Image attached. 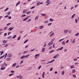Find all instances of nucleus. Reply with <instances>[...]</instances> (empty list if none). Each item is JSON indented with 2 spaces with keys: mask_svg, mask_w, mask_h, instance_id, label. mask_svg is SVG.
Segmentation results:
<instances>
[{
  "mask_svg": "<svg viewBox=\"0 0 79 79\" xmlns=\"http://www.w3.org/2000/svg\"><path fill=\"white\" fill-rule=\"evenodd\" d=\"M75 15H76V14H74L72 16L71 18L73 19V18L74 17V16H75Z\"/></svg>",
  "mask_w": 79,
  "mask_h": 79,
  "instance_id": "obj_21",
  "label": "nucleus"
},
{
  "mask_svg": "<svg viewBox=\"0 0 79 79\" xmlns=\"http://www.w3.org/2000/svg\"><path fill=\"white\" fill-rule=\"evenodd\" d=\"M52 23H49L48 24V26H50V25H52Z\"/></svg>",
  "mask_w": 79,
  "mask_h": 79,
  "instance_id": "obj_35",
  "label": "nucleus"
},
{
  "mask_svg": "<svg viewBox=\"0 0 79 79\" xmlns=\"http://www.w3.org/2000/svg\"><path fill=\"white\" fill-rule=\"evenodd\" d=\"M10 60H11V58H7V59H6V60H7V61H10Z\"/></svg>",
  "mask_w": 79,
  "mask_h": 79,
  "instance_id": "obj_20",
  "label": "nucleus"
},
{
  "mask_svg": "<svg viewBox=\"0 0 79 79\" xmlns=\"http://www.w3.org/2000/svg\"><path fill=\"white\" fill-rule=\"evenodd\" d=\"M23 61H24V60H22L21 61V62H20V64L23 63Z\"/></svg>",
  "mask_w": 79,
  "mask_h": 79,
  "instance_id": "obj_59",
  "label": "nucleus"
},
{
  "mask_svg": "<svg viewBox=\"0 0 79 79\" xmlns=\"http://www.w3.org/2000/svg\"><path fill=\"white\" fill-rule=\"evenodd\" d=\"M27 41H28V40H25L24 42V43L25 44L26 43V42H27Z\"/></svg>",
  "mask_w": 79,
  "mask_h": 79,
  "instance_id": "obj_37",
  "label": "nucleus"
},
{
  "mask_svg": "<svg viewBox=\"0 0 79 79\" xmlns=\"http://www.w3.org/2000/svg\"><path fill=\"white\" fill-rule=\"evenodd\" d=\"M6 35H7V34L6 33H5L4 34V36H6Z\"/></svg>",
  "mask_w": 79,
  "mask_h": 79,
  "instance_id": "obj_62",
  "label": "nucleus"
},
{
  "mask_svg": "<svg viewBox=\"0 0 79 79\" xmlns=\"http://www.w3.org/2000/svg\"><path fill=\"white\" fill-rule=\"evenodd\" d=\"M49 20L50 21H53V20L52 19V18L50 19Z\"/></svg>",
  "mask_w": 79,
  "mask_h": 79,
  "instance_id": "obj_43",
  "label": "nucleus"
},
{
  "mask_svg": "<svg viewBox=\"0 0 79 79\" xmlns=\"http://www.w3.org/2000/svg\"><path fill=\"white\" fill-rule=\"evenodd\" d=\"M16 37V35H15L12 38L13 39H15Z\"/></svg>",
  "mask_w": 79,
  "mask_h": 79,
  "instance_id": "obj_40",
  "label": "nucleus"
},
{
  "mask_svg": "<svg viewBox=\"0 0 79 79\" xmlns=\"http://www.w3.org/2000/svg\"><path fill=\"white\" fill-rule=\"evenodd\" d=\"M77 59H73V61H77Z\"/></svg>",
  "mask_w": 79,
  "mask_h": 79,
  "instance_id": "obj_47",
  "label": "nucleus"
},
{
  "mask_svg": "<svg viewBox=\"0 0 79 79\" xmlns=\"http://www.w3.org/2000/svg\"><path fill=\"white\" fill-rule=\"evenodd\" d=\"M8 29V27H6L4 28V30H6V29Z\"/></svg>",
  "mask_w": 79,
  "mask_h": 79,
  "instance_id": "obj_39",
  "label": "nucleus"
},
{
  "mask_svg": "<svg viewBox=\"0 0 79 79\" xmlns=\"http://www.w3.org/2000/svg\"><path fill=\"white\" fill-rule=\"evenodd\" d=\"M16 63H15V64H14L13 65H12V66L13 67H15V66L16 65Z\"/></svg>",
  "mask_w": 79,
  "mask_h": 79,
  "instance_id": "obj_23",
  "label": "nucleus"
},
{
  "mask_svg": "<svg viewBox=\"0 0 79 79\" xmlns=\"http://www.w3.org/2000/svg\"><path fill=\"white\" fill-rule=\"evenodd\" d=\"M4 64L5 66H7V64H6L5 62H4Z\"/></svg>",
  "mask_w": 79,
  "mask_h": 79,
  "instance_id": "obj_64",
  "label": "nucleus"
},
{
  "mask_svg": "<svg viewBox=\"0 0 79 79\" xmlns=\"http://www.w3.org/2000/svg\"><path fill=\"white\" fill-rule=\"evenodd\" d=\"M39 18V16H37L35 17V20H37V19Z\"/></svg>",
  "mask_w": 79,
  "mask_h": 79,
  "instance_id": "obj_25",
  "label": "nucleus"
},
{
  "mask_svg": "<svg viewBox=\"0 0 79 79\" xmlns=\"http://www.w3.org/2000/svg\"><path fill=\"white\" fill-rule=\"evenodd\" d=\"M71 69H73V68H74V65H72L71 66Z\"/></svg>",
  "mask_w": 79,
  "mask_h": 79,
  "instance_id": "obj_22",
  "label": "nucleus"
},
{
  "mask_svg": "<svg viewBox=\"0 0 79 79\" xmlns=\"http://www.w3.org/2000/svg\"><path fill=\"white\" fill-rule=\"evenodd\" d=\"M68 30H65L64 31V33H68Z\"/></svg>",
  "mask_w": 79,
  "mask_h": 79,
  "instance_id": "obj_13",
  "label": "nucleus"
},
{
  "mask_svg": "<svg viewBox=\"0 0 79 79\" xmlns=\"http://www.w3.org/2000/svg\"><path fill=\"white\" fill-rule=\"evenodd\" d=\"M75 72H76V70H75V69H73V72H72L73 73H75Z\"/></svg>",
  "mask_w": 79,
  "mask_h": 79,
  "instance_id": "obj_28",
  "label": "nucleus"
},
{
  "mask_svg": "<svg viewBox=\"0 0 79 79\" xmlns=\"http://www.w3.org/2000/svg\"><path fill=\"white\" fill-rule=\"evenodd\" d=\"M44 75H45V72H44L42 75V77L43 78H44Z\"/></svg>",
  "mask_w": 79,
  "mask_h": 79,
  "instance_id": "obj_11",
  "label": "nucleus"
},
{
  "mask_svg": "<svg viewBox=\"0 0 79 79\" xmlns=\"http://www.w3.org/2000/svg\"><path fill=\"white\" fill-rule=\"evenodd\" d=\"M14 72H15V71L14 70H12L10 71V73H14Z\"/></svg>",
  "mask_w": 79,
  "mask_h": 79,
  "instance_id": "obj_57",
  "label": "nucleus"
},
{
  "mask_svg": "<svg viewBox=\"0 0 79 79\" xmlns=\"http://www.w3.org/2000/svg\"><path fill=\"white\" fill-rule=\"evenodd\" d=\"M46 2H47V3H48V4H47L46 6H47V5H49V4L50 3V0H47Z\"/></svg>",
  "mask_w": 79,
  "mask_h": 79,
  "instance_id": "obj_6",
  "label": "nucleus"
},
{
  "mask_svg": "<svg viewBox=\"0 0 79 79\" xmlns=\"http://www.w3.org/2000/svg\"><path fill=\"white\" fill-rule=\"evenodd\" d=\"M20 39H21V36H19L18 38L17 39V40H20Z\"/></svg>",
  "mask_w": 79,
  "mask_h": 79,
  "instance_id": "obj_30",
  "label": "nucleus"
},
{
  "mask_svg": "<svg viewBox=\"0 0 79 79\" xmlns=\"http://www.w3.org/2000/svg\"><path fill=\"white\" fill-rule=\"evenodd\" d=\"M4 66H5V64H3L2 65H1V66L2 67H3Z\"/></svg>",
  "mask_w": 79,
  "mask_h": 79,
  "instance_id": "obj_61",
  "label": "nucleus"
},
{
  "mask_svg": "<svg viewBox=\"0 0 79 79\" xmlns=\"http://www.w3.org/2000/svg\"><path fill=\"white\" fill-rule=\"evenodd\" d=\"M31 69H32V68L30 67V68H29L28 69V70H30Z\"/></svg>",
  "mask_w": 79,
  "mask_h": 79,
  "instance_id": "obj_56",
  "label": "nucleus"
},
{
  "mask_svg": "<svg viewBox=\"0 0 79 79\" xmlns=\"http://www.w3.org/2000/svg\"><path fill=\"white\" fill-rule=\"evenodd\" d=\"M39 55H40V54H37L35 56H35H39Z\"/></svg>",
  "mask_w": 79,
  "mask_h": 79,
  "instance_id": "obj_19",
  "label": "nucleus"
},
{
  "mask_svg": "<svg viewBox=\"0 0 79 79\" xmlns=\"http://www.w3.org/2000/svg\"><path fill=\"white\" fill-rule=\"evenodd\" d=\"M58 56H59V54H57L55 56L53 57V58H58Z\"/></svg>",
  "mask_w": 79,
  "mask_h": 79,
  "instance_id": "obj_2",
  "label": "nucleus"
},
{
  "mask_svg": "<svg viewBox=\"0 0 79 79\" xmlns=\"http://www.w3.org/2000/svg\"><path fill=\"white\" fill-rule=\"evenodd\" d=\"M14 29V27H10L8 29V30H9V31H11L12 30V29Z\"/></svg>",
  "mask_w": 79,
  "mask_h": 79,
  "instance_id": "obj_5",
  "label": "nucleus"
},
{
  "mask_svg": "<svg viewBox=\"0 0 79 79\" xmlns=\"http://www.w3.org/2000/svg\"><path fill=\"white\" fill-rule=\"evenodd\" d=\"M48 22V21H46L44 22V23H47Z\"/></svg>",
  "mask_w": 79,
  "mask_h": 79,
  "instance_id": "obj_32",
  "label": "nucleus"
},
{
  "mask_svg": "<svg viewBox=\"0 0 79 79\" xmlns=\"http://www.w3.org/2000/svg\"><path fill=\"white\" fill-rule=\"evenodd\" d=\"M26 16V15L25 14H23L22 15V16H21V17H25Z\"/></svg>",
  "mask_w": 79,
  "mask_h": 79,
  "instance_id": "obj_18",
  "label": "nucleus"
},
{
  "mask_svg": "<svg viewBox=\"0 0 79 79\" xmlns=\"http://www.w3.org/2000/svg\"><path fill=\"white\" fill-rule=\"evenodd\" d=\"M72 43L73 44H74V43H75V39L73 40Z\"/></svg>",
  "mask_w": 79,
  "mask_h": 79,
  "instance_id": "obj_36",
  "label": "nucleus"
},
{
  "mask_svg": "<svg viewBox=\"0 0 79 79\" xmlns=\"http://www.w3.org/2000/svg\"><path fill=\"white\" fill-rule=\"evenodd\" d=\"M12 75H13V74H11L9 75V76H12Z\"/></svg>",
  "mask_w": 79,
  "mask_h": 79,
  "instance_id": "obj_60",
  "label": "nucleus"
},
{
  "mask_svg": "<svg viewBox=\"0 0 79 79\" xmlns=\"http://www.w3.org/2000/svg\"><path fill=\"white\" fill-rule=\"evenodd\" d=\"M73 77H74V78H75V77H76V76L75 75H73Z\"/></svg>",
  "mask_w": 79,
  "mask_h": 79,
  "instance_id": "obj_41",
  "label": "nucleus"
},
{
  "mask_svg": "<svg viewBox=\"0 0 79 79\" xmlns=\"http://www.w3.org/2000/svg\"><path fill=\"white\" fill-rule=\"evenodd\" d=\"M41 67H42V66L40 65V66H39V67L38 68V70H39V69H40L41 68Z\"/></svg>",
  "mask_w": 79,
  "mask_h": 79,
  "instance_id": "obj_27",
  "label": "nucleus"
},
{
  "mask_svg": "<svg viewBox=\"0 0 79 79\" xmlns=\"http://www.w3.org/2000/svg\"><path fill=\"white\" fill-rule=\"evenodd\" d=\"M55 51L54 50H52L49 52V53H53Z\"/></svg>",
  "mask_w": 79,
  "mask_h": 79,
  "instance_id": "obj_17",
  "label": "nucleus"
},
{
  "mask_svg": "<svg viewBox=\"0 0 79 79\" xmlns=\"http://www.w3.org/2000/svg\"><path fill=\"white\" fill-rule=\"evenodd\" d=\"M64 38H63V39H61L60 40H59V42H61L62 41V40H64Z\"/></svg>",
  "mask_w": 79,
  "mask_h": 79,
  "instance_id": "obj_24",
  "label": "nucleus"
},
{
  "mask_svg": "<svg viewBox=\"0 0 79 79\" xmlns=\"http://www.w3.org/2000/svg\"><path fill=\"white\" fill-rule=\"evenodd\" d=\"M5 56V55H4L2 56L0 58V59H2V58H3V57H4Z\"/></svg>",
  "mask_w": 79,
  "mask_h": 79,
  "instance_id": "obj_31",
  "label": "nucleus"
},
{
  "mask_svg": "<svg viewBox=\"0 0 79 79\" xmlns=\"http://www.w3.org/2000/svg\"><path fill=\"white\" fill-rule=\"evenodd\" d=\"M45 49L44 48H43L42 50V52H45Z\"/></svg>",
  "mask_w": 79,
  "mask_h": 79,
  "instance_id": "obj_12",
  "label": "nucleus"
},
{
  "mask_svg": "<svg viewBox=\"0 0 79 79\" xmlns=\"http://www.w3.org/2000/svg\"><path fill=\"white\" fill-rule=\"evenodd\" d=\"M55 61V60H52L51 61L49 62V63H52V62H53Z\"/></svg>",
  "mask_w": 79,
  "mask_h": 79,
  "instance_id": "obj_55",
  "label": "nucleus"
},
{
  "mask_svg": "<svg viewBox=\"0 0 79 79\" xmlns=\"http://www.w3.org/2000/svg\"><path fill=\"white\" fill-rule=\"evenodd\" d=\"M30 17V16H27L26 18H25V19H24L23 20V21H26V20H27V19H28V18H29V17Z\"/></svg>",
  "mask_w": 79,
  "mask_h": 79,
  "instance_id": "obj_1",
  "label": "nucleus"
},
{
  "mask_svg": "<svg viewBox=\"0 0 79 79\" xmlns=\"http://www.w3.org/2000/svg\"><path fill=\"white\" fill-rule=\"evenodd\" d=\"M21 3V2H20V1H19L17 4L16 5V6H18V5H19V3Z\"/></svg>",
  "mask_w": 79,
  "mask_h": 79,
  "instance_id": "obj_29",
  "label": "nucleus"
},
{
  "mask_svg": "<svg viewBox=\"0 0 79 79\" xmlns=\"http://www.w3.org/2000/svg\"><path fill=\"white\" fill-rule=\"evenodd\" d=\"M64 74V71H63L62 73L61 74L62 75H63Z\"/></svg>",
  "mask_w": 79,
  "mask_h": 79,
  "instance_id": "obj_33",
  "label": "nucleus"
},
{
  "mask_svg": "<svg viewBox=\"0 0 79 79\" xmlns=\"http://www.w3.org/2000/svg\"><path fill=\"white\" fill-rule=\"evenodd\" d=\"M79 33H77V34L75 35L76 36H78V35H79Z\"/></svg>",
  "mask_w": 79,
  "mask_h": 79,
  "instance_id": "obj_38",
  "label": "nucleus"
},
{
  "mask_svg": "<svg viewBox=\"0 0 79 79\" xmlns=\"http://www.w3.org/2000/svg\"><path fill=\"white\" fill-rule=\"evenodd\" d=\"M8 10V8H6V9L4 11H7V10Z\"/></svg>",
  "mask_w": 79,
  "mask_h": 79,
  "instance_id": "obj_58",
  "label": "nucleus"
},
{
  "mask_svg": "<svg viewBox=\"0 0 79 79\" xmlns=\"http://www.w3.org/2000/svg\"><path fill=\"white\" fill-rule=\"evenodd\" d=\"M5 69V67H1V70H4Z\"/></svg>",
  "mask_w": 79,
  "mask_h": 79,
  "instance_id": "obj_14",
  "label": "nucleus"
},
{
  "mask_svg": "<svg viewBox=\"0 0 79 79\" xmlns=\"http://www.w3.org/2000/svg\"><path fill=\"white\" fill-rule=\"evenodd\" d=\"M25 58V56H23L20 57L21 59H23Z\"/></svg>",
  "mask_w": 79,
  "mask_h": 79,
  "instance_id": "obj_10",
  "label": "nucleus"
},
{
  "mask_svg": "<svg viewBox=\"0 0 79 79\" xmlns=\"http://www.w3.org/2000/svg\"><path fill=\"white\" fill-rule=\"evenodd\" d=\"M50 71H53V68H51L50 69Z\"/></svg>",
  "mask_w": 79,
  "mask_h": 79,
  "instance_id": "obj_54",
  "label": "nucleus"
},
{
  "mask_svg": "<svg viewBox=\"0 0 79 79\" xmlns=\"http://www.w3.org/2000/svg\"><path fill=\"white\" fill-rule=\"evenodd\" d=\"M29 56V55H27L25 56V58H27V57H28V56Z\"/></svg>",
  "mask_w": 79,
  "mask_h": 79,
  "instance_id": "obj_46",
  "label": "nucleus"
},
{
  "mask_svg": "<svg viewBox=\"0 0 79 79\" xmlns=\"http://www.w3.org/2000/svg\"><path fill=\"white\" fill-rule=\"evenodd\" d=\"M8 46V44H6L5 46V47H7Z\"/></svg>",
  "mask_w": 79,
  "mask_h": 79,
  "instance_id": "obj_63",
  "label": "nucleus"
},
{
  "mask_svg": "<svg viewBox=\"0 0 79 79\" xmlns=\"http://www.w3.org/2000/svg\"><path fill=\"white\" fill-rule=\"evenodd\" d=\"M63 47H62L61 48H59V49H57L56 50V51H58V50H62V49H63Z\"/></svg>",
  "mask_w": 79,
  "mask_h": 79,
  "instance_id": "obj_7",
  "label": "nucleus"
},
{
  "mask_svg": "<svg viewBox=\"0 0 79 79\" xmlns=\"http://www.w3.org/2000/svg\"><path fill=\"white\" fill-rule=\"evenodd\" d=\"M27 11V10H24L23 11V13H26Z\"/></svg>",
  "mask_w": 79,
  "mask_h": 79,
  "instance_id": "obj_4",
  "label": "nucleus"
},
{
  "mask_svg": "<svg viewBox=\"0 0 79 79\" xmlns=\"http://www.w3.org/2000/svg\"><path fill=\"white\" fill-rule=\"evenodd\" d=\"M7 42V40H4L3 41V44H6Z\"/></svg>",
  "mask_w": 79,
  "mask_h": 79,
  "instance_id": "obj_9",
  "label": "nucleus"
},
{
  "mask_svg": "<svg viewBox=\"0 0 79 79\" xmlns=\"http://www.w3.org/2000/svg\"><path fill=\"white\" fill-rule=\"evenodd\" d=\"M10 38H11V36H10L8 37L7 38V39H10Z\"/></svg>",
  "mask_w": 79,
  "mask_h": 79,
  "instance_id": "obj_48",
  "label": "nucleus"
},
{
  "mask_svg": "<svg viewBox=\"0 0 79 79\" xmlns=\"http://www.w3.org/2000/svg\"><path fill=\"white\" fill-rule=\"evenodd\" d=\"M30 13H31V11H29L27 13V15H28V14H29Z\"/></svg>",
  "mask_w": 79,
  "mask_h": 79,
  "instance_id": "obj_49",
  "label": "nucleus"
},
{
  "mask_svg": "<svg viewBox=\"0 0 79 79\" xmlns=\"http://www.w3.org/2000/svg\"><path fill=\"white\" fill-rule=\"evenodd\" d=\"M40 2H38L37 3V5H38V6H39L40 5Z\"/></svg>",
  "mask_w": 79,
  "mask_h": 79,
  "instance_id": "obj_34",
  "label": "nucleus"
},
{
  "mask_svg": "<svg viewBox=\"0 0 79 79\" xmlns=\"http://www.w3.org/2000/svg\"><path fill=\"white\" fill-rule=\"evenodd\" d=\"M46 15V14H41V16H45Z\"/></svg>",
  "mask_w": 79,
  "mask_h": 79,
  "instance_id": "obj_26",
  "label": "nucleus"
},
{
  "mask_svg": "<svg viewBox=\"0 0 79 79\" xmlns=\"http://www.w3.org/2000/svg\"><path fill=\"white\" fill-rule=\"evenodd\" d=\"M53 35H54V33H53L52 34H51V35H50V36H52Z\"/></svg>",
  "mask_w": 79,
  "mask_h": 79,
  "instance_id": "obj_52",
  "label": "nucleus"
},
{
  "mask_svg": "<svg viewBox=\"0 0 79 79\" xmlns=\"http://www.w3.org/2000/svg\"><path fill=\"white\" fill-rule=\"evenodd\" d=\"M62 45H65V42H64V41L62 42Z\"/></svg>",
  "mask_w": 79,
  "mask_h": 79,
  "instance_id": "obj_15",
  "label": "nucleus"
},
{
  "mask_svg": "<svg viewBox=\"0 0 79 79\" xmlns=\"http://www.w3.org/2000/svg\"><path fill=\"white\" fill-rule=\"evenodd\" d=\"M44 28V26H41L40 27V29H43Z\"/></svg>",
  "mask_w": 79,
  "mask_h": 79,
  "instance_id": "obj_16",
  "label": "nucleus"
},
{
  "mask_svg": "<svg viewBox=\"0 0 79 79\" xmlns=\"http://www.w3.org/2000/svg\"><path fill=\"white\" fill-rule=\"evenodd\" d=\"M10 14H11V12H8V13L7 15H10Z\"/></svg>",
  "mask_w": 79,
  "mask_h": 79,
  "instance_id": "obj_44",
  "label": "nucleus"
},
{
  "mask_svg": "<svg viewBox=\"0 0 79 79\" xmlns=\"http://www.w3.org/2000/svg\"><path fill=\"white\" fill-rule=\"evenodd\" d=\"M75 21L76 23H77V19H75Z\"/></svg>",
  "mask_w": 79,
  "mask_h": 79,
  "instance_id": "obj_42",
  "label": "nucleus"
},
{
  "mask_svg": "<svg viewBox=\"0 0 79 79\" xmlns=\"http://www.w3.org/2000/svg\"><path fill=\"white\" fill-rule=\"evenodd\" d=\"M10 24H11V23H7L6 25L7 26H9V25H10Z\"/></svg>",
  "mask_w": 79,
  "mask_h": 79,
  "instance_id": "obj_53",
  "label": "nucleus"
},
{
  "mask_svg": "<svg viewBox=\"0 0 79 79\" xmlns=\"http://www.w3.org/2000/svg\"><path fill=\"white\" fill-rule=\"evenodd\" d=\"M19 78H20V79H22L23 78V77H22V76H19Z\"/></svg>",
  "mask_w": 79,
  "mask_h": 79,
  "instance_id": "obj_45",
  "label": "nucleus"
},
{
  "mask_svg": "<svg viewBox=\"0 0 79 79\" xmlns=\"http://www.w3.org/2000/svg\"><path fill=\"white\" fill-rule=\"evenodd\" d=\"M12 56L11 54H9L7 55L8 57H11Z\"/></svg>",
  "mask_w": 79,
  "mask_h": 79,
  "instance_id": "obj_8",
  "label": "nucleus"
},
{
  "mask_svg": "<svg viewBox=\"0 0 79 79\" xmlns=\"http://www.w3.org/2000/svg\"><path fill=\"white\" fill-rule=\"evenodd\" d=\"M31 21V19H29L27 21V22H29V21Z\"/></svg>",
  "mask_w": 79,
  "mask_h": 79,
  "instance_id": "obj_50",
  "label": "nucleus"
},
{
  "mask_svg": "<svg viewBox=\"0 0 79 79\" xmlns=\"http://www.w3.org/2000/svg\"><path fill=\"white\" fill-rule=\"evenodd\" d=\"M53 44V42L51 41V42L49 43L48 44L49 46H50V45H52Z\"/></svg>",
  "mask_w": 79,
  "mask_h": 79,
  "instance_id": "obj_3",
  "label": "nucleus"
},
{
  "mask_svg": "<svg viewBox=\"0 0 79 79\" xmlns=\"http://www.w3.org/2000/svg\"><path fill=\"white\" fill-rule=\"evenodd\" d=\"M35 8V6H33L31 8V9H33V8Z\"/></svg>",
  "mask_w": 79,
  "mask_h": 79,
  "instance_id": "obj_51",
  "label": "nucleus"
}]
</instances>
